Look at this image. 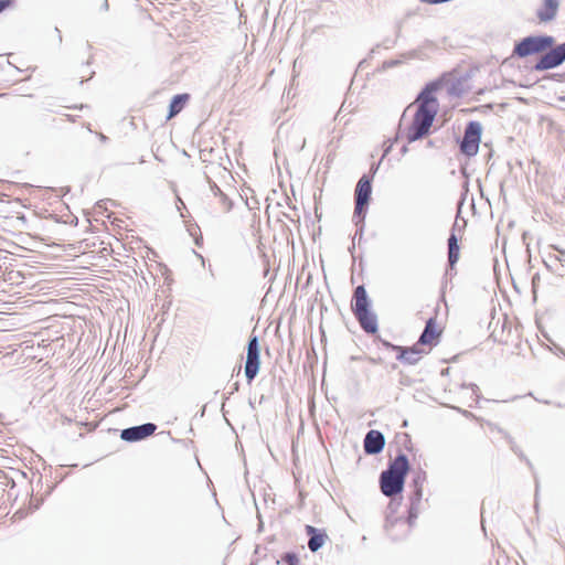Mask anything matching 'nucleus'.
<instances>
[{"label": "nucleus", "instance_id": "obj_1", "mask_svg": "<svg viewBox=\"0 0 565 565\" xmlns=\"http://www.w3.org/2000/svg\"><path fill=\"white\" fill-rule=\"evenodd\" d=\"M446 84V75L428 83L417 98V109L413 121L407 128L406 138L409 142L422 139L430 131L435 117L439 109L437 93Z\"/></svg>", "mask_w": 565, "mask_h": 565}, {"label": "nucleus", "instance_id": "obj_2", "mask_svg": "<svg viewBox=\"0 0 565 565\" xmlns=\"http://www.w3.org/2000/svg\"><path fill=\"white\" fill-rule=\"evenodd\" d=\"M409 470V463L405 455H398L391 461L388 468L381 473V491L386 497H393L402 492L405 477Z\"/></svg>", "mask_w": 565, "mask_h": 565}, {"label": "nucleus", "instance_id": "obj_3", "mask_svg": "<svg viewBox=\"0 0 565 565\" xmlns=\"http://www.w3.org/2000/svg\"><path fill=\"white\" fill-rule=\"evenodd\" d=\"M555 40L553 36H527L519 42L513 54L519 57H525L532 54L543 53L546 50H553L555 46Z\"/></svg>", "mask_w": 565, "mask_h": 565}, {"label": "nucleus", "instance_id": "obj_4", "mask_svg": "<svg viewBox=\"0 0 565 565\" xmlns=\"http://www.w3.org/2000/svg\"><path fill=\"white\" fill-rule=\"evenodd\" d=\"M444 324L437 318H429L426 322L425 329L418 339L419 347L427 349L429 353L435 347L440 343L444 333Z\"/></svg>", "mask_w": 565, "mask_h": 565}, {"label": "nucleus", "instance_id": "obj_5", "mask_svg": "<svg viewBox=\"0 0 565 565\" xmlns=\"http://www.w3.org/2000/svg\"><path fill=\"white\" fill-rule=\"evenodd\" d=\"M481 140V125L471 121L467 125L462 141L460 143L461 152L467 157H473L478 153Z\"/></svg>", "mask_w": 565, "mask_h": 565}, {"label": "nucleus", "instance_id": "obj_6", "mask_svg": "<svg viewBox=\"0 0 565 565\" xmlns=\"http://www.w3.org/2000/svg\"><path fill=\"white\" fill-rule=\"evenodd\" d=\"M260 366L259 345L257 337L249 339L245 363V376L250 383L257 375Z\"/></svg>", "mask_w": 565, "mask_h": 565}, {"label": "nucleus", "instance_id": "obj_7", "mask_svg": "<svg viewBox=\"0 0 565 565\" xmlns=\"http://www.w3.org/2000/svg\"><path fill=\"white\" fill-rule=\"evenodd\" d=\"M565 61V43L555 46L541 56L534 66L535 71H546L561 65Z\"/></svg>", "mask_w": 565, "mask_h": 565}, {"label": "nucleus", "instance_id": "obj_8", "mask_svg": "<svg viewBox=\"0 0 565 565\" xmlns=\"http://www.w3.org/2000/svg\"><path fill=\"white\" fill-rule=\"evenodd\" d=\"M372 193L371 179L367 175H363L355 188V212L361 213L363 209L369 204Z\"/></svg>", "mask_w": 565, "mask_h": 565}, {"label": "nucleus", "instance_id": "obj_9", "mask_svg": "<svg viewBox=\"0 0 565 565\" xmlns=\"http://www.w3.org/2000/svg\"><path fill=\"white\" fill-rule=\"evenodd\" d=\"M157 429V426L147 423L140 426L130 427L121 431L120 437L126 441H138L151 436Z\"/></svg>", "mask_w": 565, "mask_h": 565}, {"label": "nucleus", "instance_id": "obj_10", "mask_svg": "<svg viewBox=\"0 0 565 565\" xmlns=\"http://www.w3.org/2000/svg\"><path fill=\"white\" fill-rule=\"evenodd\" d=\"M395 349L398 352L397 359L407 364H415L423 355L428 354L427 349L419 347L418 342L411 348L396 347Z\"/></svg>", "mask_w": 565, "mask_h": 565}, {"label": "nucleus", "instance_id": "obj_11", "mask_svg": "<svg viewBox=\"0 0 565 565\" xmlns=\"http://www.w3.org/2000/svg\"><path fill=\"white\" fill-rule=\"evenodd\" d=\"M305 531L310 536L308 547L311 552H317L329 539L326 530L317 529L312 525H306Z\"/></svg>", "mask_w": 565, "mask_h": 565}, {"label": "nucleus", "instance_id": "obj_12", "mask_svg": "<svg viewBox=\"0 0 565 565\" xmlns=\"http://www.w3.org/2000/svg\"><path fill=\"white\" fill-rule=\"evenodd\" d=\"M385 445L384 436L379 430H370L364 439V450L366 454H379Z\"/></svg>", "mask_w": 565, "mask_h": 565}, {"label": "nucleus", "instance_id": "obj_13", "mask_svg": "<svg viewBox=\"0 0 565 565\" xmlns=\"http://www.w3.org/2000/svg\"><path fill=\"white\" fill-rule=\"evenodd\" d=\"M358 319L361 328L367 333H376L377 332V321L375 315H373L370 310H364L354 313Z\"/></svg>", "mask_w": 565, "mask_h": 565}, {"label": "nucleus", "instance_id": "obj_14", "mask_svg": "<svg viewBox=\"0 0 565 565\" xmlns=\"http://www.w3.org/2000/svg\"><path fill=\"white\" fill-rule=\"evenodd\" d=\"M558 0H543L542 7L537 10L540 22H548L556 17L558 11Z\"/></svg>", "mask_w": 565, "mask_h": 565}, {"label": "nucleus", "instance_id": "obj_15", "mask_svg": "<svg viewBox=\"0 0 565 565\" xmlns=\"http://www.w3.org/2000/svg\"><path fill=\"white\" fill-rule=\"evenodd\" d=\"M364 310H369L367 295L363 286H358L353 295L352 311L356 313Z\"/></svg>", "mask_w": 565, "mask_h": 565}, {"label": "nucleus", "instance_id": "obj_16", "mask_svg": "<svg viewBox=\"0 0 565 565\" xmlns=\"http://www.w3.org/2000/svg\"><path fill=\"white\" fill-rule=\"evenodd\" d=\"M189 99H190L189 94L175 95L170 103L169 115L167 118L171 119L174 116H177L184 108V106L189 102Z\"/></svg>", "mask_w": 565, "mask_h": 565}, {"label": "nucleus", "instance_id": "obj_17", "mask_svg": "<svg viewBox=\"0 0 565 565\" xmlns=\"http://www.w3.org/2000/svg\"><path fill=\"white\" fill-rule=\"evenodd\" d=\"M460 248L458 245V239L455 234H451L448 238V259L451 267L458 262Z\"/></svg>", "mask_w": 565, "mask_h": 565}, {"label": "nucleus", "instance_id": "obj_18", "mask_svg": "<svg viewBox=\"0 0 565 565\" xmlns=\"http://www.w3.org/2000/svg\"><path fill=\"white\" fill-rule=\"evenodd\" d=\"M282 561L286 562L288 565H298L299 559L296 554L294 553H287L282 556Z\"/></svg>", "mask_w": 565, "mask_h": 565}, {"label": "nucleus", "instance_id": "obj_19", "mask_svg": "<svg viewBox=\"0 0 565 565\" xmlns=\"http://www.w3.org/2000/svg\"><path fill=\"white\" fill-rule=\"evenodd\" d=\"M10 4V1L0 0V12Z\"/></svg>", "mask_w": 565, "mask_h": 565}]
</instances>
